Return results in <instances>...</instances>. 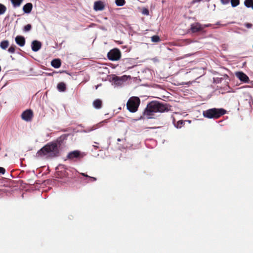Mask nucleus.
Instances as JSON below:
<instances>
[{"instance_id":"1","label":"nucleus","mask_w":253,"mask_h":253,"mask_svg":"<svg viewBox=\"0 0 253 253\" xmlns=\"http://www.w3.org/2000/svg\"><path fill=\"white\" fill-rule=\"evenodd\" d=\"M170 107L167 103H161L157 101H151L147 104L143 113V116H141V118L142 119L146 116L147 119H151L152 118L151 116L153 113L168 112L170 110Z\"/></svg>"},{"instance_id":"2","label":"nucleus","mask_w":253,"mask_h":253,"mask_svg":"<svg viewBox=\"0 0 253 253\" xmlns=\"http://www.w3.org/2000/svg\"><path fill=\"white\" fill-rule=\"evenodd\" d=\"M59 149L56 142H50L46 144L38 151L36 154L37 157L45 156L46 158H53L58 156Z\"/></svg>"},{"instance_id":"3","label":"nucleus","mask_w":253,"mask_h":253,"mask_svg":"<svg viewBox=\"0 0 253 253\" xmlns=\"http://www.w3.org/2000/svg\"><path fill=\"white\" fill-rule=\"evenodd\" d=\"M226 111L223 108H211L206 111L203 113V116L209 119H218L223 115L225 114Z\"/></svg>"},{"instance_id":"4","label":"nucleus","mask_w":253,"mask_h":253,"mask_svg":"<svg viewBox=\"0 0 253 253\" xmlns=\"http://www.w3.org/2000/svg\"><path fill=\"white\" fill-rule=\"evenodd\" d=\"M140 103V100L138 97H130L126 103L127 109L132 113L137 111Z\"/></svg>"},{"instance_id":"5","label":"nucleus","mask_w":253,"mask_h":253,"mask_svg":"<svg viewBox=\"0 0 253 253\" xmlns=\"http://www.w3.org/2000/svg\"><path fill=\"white\" fill-rule=\"evenodd\" d=\"M108 59L112 61H117L121 58V52L118 48L111 50L107 54Z\"/></svg>"},{"instance_id":"6","label":"nucleus","mask_w":253,"mask_h":253,"mask_svg":"<svg viewBox=\"0 0 253 253\" xmlns=\"http://www.w3.org/2000/svg\"><path fill=\"white\" fill-rule=\"evenodd\" d=\"M236 76L242 82L248 83L250 81L248 76L242 72H237L235 73Z\"/></svg>"},{"instance_id":"7","label":"nucleus","mask_w":253,"mask_h":253,"mask_svg":"<svg viewBox=\"0 0 253 253\" xmlns=\"http://www.w3.org/2000/svg\"><path fill=\"white\" fill-rule=\"evenodd\" d=\"M33 117V111L31 110H27L23 112L21 117L23 120L26 121H30Z\"/></svg>"},{"instance_id":"8","label":"nucleus","mask_w":253,"mask_h":253,"mask_svg":"<svg viewBox=\"0 0 253 253\" xmlns=\"http://www.w3.org/2000/svg\"><path fill=\"white\" fill-rule=\"evenodd\" d=\"M204 28L199 23H195L191 25L190 30L193 33L202 31Z\"/></svg>"},{"instance_id":"9","label":"nucleus","mask_w":253,"mask_h":253,"mask_svg":"<svg viewBox=\"0 0 253 253\" xmlns=\"http://www.w3.org/2000/svg\"><path fill=\"white\" fill-rule=\"evenodd\" d=\"M42 47V43L38 41H34L32 42V49L33 51L36 52L40 49Z\"/></svg>"},{"instance_id":"10","label":"nucleus","mask_w":253,"mask_h":253,"mask_svg":"<svg viewBox=\"0 0 253 253\" xmlns=\"http://www.w3.org/2000/svg\"><path fill=\"white\" fill-rule=\"evenodd\" d=\"M81 156V152L79 151H74L70 152L67 158L69 159H73L74 158H79Z\"/></svg>"},{"instance_id":"11","label":"nucleus","mask_w":253,"mask_h":253,"mask_svg":"<svg viewBox=\"0 0 253 253\" xmlns=\"http://www.w3.org/2000/svg\"><path fill=\"white\" fill-rule=\"evenodd\" d=\"M15 42L20 46H23L25 44V39L22 36H17L15 38Z\"/></svg>"},{"instance_id":"12","label":"nucleus","mask_w":253,"mask_h":253,"mask_svg":"<svg viewBox=\"0 0 253 253\" xmlns=\"http://www.w3.org/2000/svg\"><path fill=\"white\" fill-rule=\"evenodd\" d=\"M104 5L103 3L100 1H97L94 2V9L96 11L97 10H102L104 9Z\"/></svg>"},{"instance_id":"13","label":"nucleus","mask_w":253,"mask_h":253,"mask_svg":"<svg viewBox=\"0 0 253 253\" xmlns=\"http://www.w3.org/2000/svg\"><path fill=\"white\" fill-rule=\"evenodd\" d=\"M33 8V5L31 3H27L23 7V10L26 13H29L31 12Z\"/></svg>"},{"instance_id":"14","label":"nucleus","mask_w":253,"mask_h":253,"mask_svg":"<svg viewBox=\"0 0 253 253\" xmlns=\"http://www.w3.org/2000/svg\"><path fill=\"white\" fill-rule=\"evenodd\" d=\"M51 66L55 68H58L61 66V62L60 59H54L51 62Z\"/></svg>"},{"instance_id":"15","label":"nucleus","mask_w":253,"mask_h":253,"mask_svg":"<svg viewBox=\"0 0 253 253\" xmlns=\"http://www.w3.org/2000/svg\"><path fill=\"white\" fill-rule=\"evenodd\" d=\"M102 102L99 99H96L93 102V106L96 109H100L102 107Z\"/></svg>"},{"instance_id":"16","label":"nucleus","mask_w":253,"mask_h":253,"mask_svg":"<svg viewBox=\"0 0 253 253\" xmlns=\"http://www.w3.org/2000/svg\"><path fill=\"white\" fill-rule=\"evenodd\" d=\"M57 89L60 91H64L66 90V84L60 82L57 84Z\"/></svg>"},{"instance_id":"17","label":"nucleus","mask_w":253,"mask_h":253,"mask_svg":"<svg viewBox=\"0 0 253 253\" xmlns=\"http://www.w3.org/2000/svg\"><path fill=\"white\" fill-rule=\"evenodd\" d=\"M9 45V42L7 40H4L0 42V47L3 49H6Z\"/></svg>"},{"instance_id":"18","label":"nucleus","mask_w":253,"mask_h":253,"mask_svg":"<svg viewBox=\"0 0 253 253\" xmlns=\"http://www.w3.org/2000/svg\"><path fill=\"white\" fill-rule=\"evenodd\" d=\"M23 0H11V1L14 7H19L21 4Z\"/></svg>"},{"instance_id":"19","label":"nucleus","mask_w":253,"mask_h":253,"mask_svg":"<svg viewBox=\"0 0 253 253\" xmlns=\"http://www.w3.org/2000/svg\"><path fill=\"white\" fill-rule=\"evenodd\" d=\"M185 124V121L182 120H180L177 122L176 124H174L175 127L177 128H181L182 126H183Z\"/></svg>"},{"instance_id":"20","label":"nucleus","mask_w":253,"mask_h":253,"mask_svg":"<svg viewBox=\"0 0 253 253\" xmlns=\"http://www.w3.org/2000/svg\"><path fill=\"white\" fill-rule=\"evenodd\" d=\"M253 3V0H245L244 1L245 5L249 8L251 7Z\"/></svg>"},{"instance_id":"21","label":"nucleus","mask_w":253,"mask_h":253,"mask_svg":"<svg viewBox=\"0 0 253 253\" xmlns=\"http://www.w3.org/2000/svg\"><path fill=\"white\" fill-rule=\"evenodd\" d=\"M6 8L5 5L0 3V15L3 14L5 13Z\"/></svg>"},{"instance_id":"22","label":"nucleus","mask_w":253,"mask_h":253,"mask_svg":"<svg viewBox=\"0 0 253 253\" xmlns=\"http://www.w3.org/2000/svg\"><path fill=\"white\" fill-rule=\"evenodd\" d=\"M151 41L154 42H157L160 41V38L158 35H154L151 37Z\"/></svg>"},{"instance_id":"23","label":"nucleus","mask_w":253,"mask_h":253,"mask_svg":"<svg viewBox=\"0 0 253 253\" xmlns=\"http://www.w3.org/2000/svg\"><path fill=\"white\" fill-rule=\"evenodd\" d=\"M231 3L232 7H236L240 4V0H231Z\"/></svg>"},{"instance_id":"24","label":"nucleus","mask_w":253,"mask_h":253,"mask_svg":"<svg viewBox=\"0 0 253 253\" xmlns=\"http://www.w3.org/2000/svg\"><path fill=\"white\" fill-rule=\"evenodd\" d=\"M115 2L118 6H123L125 4V0H115Z\"/></svg>"},{"instance_id":"25","label":"nucleus","mask_w":253,"mask_h":253,"mask_svg":"<svg viewBox=\"0 0 253 253\" xmlns=\"http://www.w3.org/2000/svg\"><path fill=\"white\" fill-rule=\"evenodd\" d=\"M15 50V46L12 45L8 49V51L11 53H14Z\"/></svg>"},{"instance_id":"26","label":"nucleus","mask_w":253,"mask_h":253,"mask_svg":"<svg viewBox=\"0 0 253 253\" xmlns=\"http://www.w3.org/2000/svg\"><path fill=\"white\" fill-rule=\"evenodd\" d=\"M32 28V26L31 24H27L24 27V30L25 32L29 31Z\"/></svg>"},{"instance_id":"27","label":"nucleus","mask_w":253,"mask_h":253,"mask_svg":"<svg viewBox=\"0 0 253 253\" xmlns=\"http://www.w3.org/2000/svg\"><path fill=\"white\" fill-rule=\"evenodd\" d=\"M114 81L116 84H119L122 82V80L120 77H116L114 78Z\"/></svg>"},{"instance_id":"28","label":"nucleus","mask_w":253,"mask_h":253,"mask_svg":"<svg viewBox=\"0 0 253 253\" xmlns=\"http://www.w3.org/2000/svg\"><path fill=\"white\" fill-rule=\"evenodd\" d=\"M142 13L144 15H148L149 14V10L146 8H143L142 10Z\"/></svg>"},{"instance_id":"29","label":"nucleus","mask_w":253,"mask_h":253,"mask_svg":"<svg viewBox=\"0 0 253 253\" xmlns=\"http://www.w3.org/2000/svg\"><path fill=\"white\" fill-rule=\"evenodd\" d=\"M230 0H221V2L223 4H226L229 2Z\"/></svg>"},{"instance_id":"30","label":"nucleus","mask_w":253,"mask_h":253,"mask_svg":"<svg viewBox=\"0 0 253 253\" xmlns=\"http://www.w3.org/2000/svg\"><path fill=\"white\" fill-rule=\"evenodd\" d=\"M89 181H90V182L95 181L97 179L96 178L94 177H91V176H89Z\"/></svg>"},{"instance_id":"31","label":"nucleus","mask_w":253,"mask_h":253,"mask_svg":"<svg viewBox=\"0 0 253 253\" xmlns=\"http://www.w3.org/2000/svg\"><path fill=\"white\" fill-rule=\"evenodd\" d=\"M5 172V169L2 167H0V173L4 174Z\"/></svg>"},{"instance_id":"32","label":"nucleus","mask_w":253,"mask_h":253,"mask_svg":"<svg viewBox=\"0 0 253 253\" xmlns=\"http://www.w3.org/2000/svg\"><path fill=\"white\" fill-rule=\"evenodd\" d=\"M252 26H253V25L251 23H247L245 24V26L247 28H251L252 27Z\"/></svg>"},{"instance_id":"33","label":"nucleus","mask_w":253,"mask_h":253,"mask_svg":"<svg viewBox=\"0 0 253 253\" xmlns=\"http://www.w3.org/2000/svg\"><path fill=\"white\" fill-rule=\"evenodd\" d=\"M202 0H192V1H191V3L192 4H194L196 2H199L201 1Z\"/></svg>"},{"instance_id":"34","label":"nucleus","mask_w":253,"mask_h":253,"mask_svg":"<svg viewBox=\"0 0 253 253\" xmlns=\"http://www.w3.org/2000/svg\"><path fill=\"white\" fill-rule=\"evenodd\" d=\"M81 174L84 176H85V177H88L89 178V176H88V175H87L86 174L84 173H81Z\"/></svg>"},{"instance_id":"35","label":"nucleus","mask_w":253,"mask_h":253,"mask_svg":"<svg viewBox=\"0 0 253 253\" xmlns=\"http://www.w3.org/2000/svg\"><path fill=\"white\" fill-rule=\"evenodd\" d=\"M93 146L95 148V149L96 150L98 148V147L96 145H93Z\"/></svg>"},{"instance_id":"36","label":"nucleus","mask_w":253,"mask_h":253,"mask_svg":"<svg viewBox=\"0 0 253 253\" xmlns=\"http://www.w3.org/2000/svg\"><path fill=\"white\" fill-rule=\"evenodd\" d=\"M117 141H118V142H120V141H121V139L118 138V139H117Z\"/></svg>"}]
</instances>
